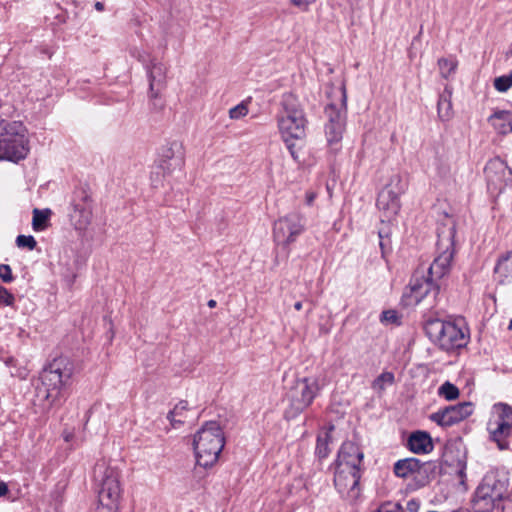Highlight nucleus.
Listing matches in <instances>:
<instances>
[{
  "label": "nucleus",
  "instance_id": "f257e3e1",
  "mask_svg": "<svg viewBox=\"0 0 512 512\" xmlns=\"http://www.w3.org/2000/svg\"><path fill=\"white\" fill-rule=\"evenodd\" d=\"M277 126L294 160H299L298 150L306 136L308 120L299 100L293 94H285L277 114Z\"/></svg>",
  "mask_w": 512,
  "mask_h": 512
},
{
  "label": "nucleus",
  "instance_id": "f03ea898",
  "mask_svg": "<svg viewBox=\"0 0 512 512\" xmlns=\"http://www.w3.org/2000/svg\"><path fill=\"white\" fill-rule=\"evenodd\" d=\"M73 370V364L69 360L54 359L40 374V383L36 386L38 400L44 401L46 407L60 405Z\"/></svg>",
  "mask_w": 512,
  "mask_h": 512
},
{
  "label": "nucleus",
  "instance_id": "7ed1b4c3",
  "mask_svg": "<svg viewBox=\"0 0 512 512\" xmlns=\"http://www.w3.org/2000/svg\"><path fill=\"white\" fill-rule=\"evenodd\" d=\"M193 445L197 464L204 468L213 466L225 445L222 428L215 421L206 422L195 434Z\"/></svg>",
  "mask_w": 512,
  "mask_h": 512
},
{
  "label": "nucleus",
  "instance_id": "20e7f679",
  "mask_svg": "<svg viewBox=\"0 0 512 512\" xmlns=\"http://www.w3.org/2000/svg\"><path fill=\"white\" fill-rule=\"evenodd\" d=\"M29 152L27 129L20 121L0 119V160L18 162Z\"/></svg>",
  "mask_w": 512,
  "mask_h": 512
},
{
  "label": "nucleus",
  "instance_id": "39448f33",
  "mask_svg": "<svg viewBox=\"0 0 512 512\" xmlns=\"http://www.w3.org/2000/svg\"><path fill=\"white\" fill-rule=\"evenodd\" d=\"M330 102L325 107L327 122L325 135L329 145L338 144L343 137L347 119V91L344 84L328 93Z\"/></svg>",
  "mask_w": 512,
  "mask_h": 512
},
{
  "label": "nucleus",
  "instance_id": "423d86ee",
  "mask_svg": "<svg viewBox=\"0 0 512 512\" xmlns=\"http://www.w3.org/2000/svg\"><path fill=\"white\" fill-rule=\"evenodd\" d=\"M437 235L438 255L433 263L425 269L435 280L445 276L451 268L456 235V225L452 217H445L444 222L438 226Z\"/></svg>",
  "mask_w": 512,
  "mask_h": 512
},
{
  "label": "nucleus",
  "instance_id": "0eeeda50",
  "mask_svg": "<svg viewBox=\"0 0 512 512\" xmlns=\"http://www.w3.org/2000/svg\"><path fill=\"white\" fill-rule=\"evenodd\" d=\"M509 478L507 473L492 469L488 471L477 487L474 504L480 512L492 509L496 502L508 497Z\"/></svg>",
  "mask_w": 512,
  "mask_h": 512
},
{
  "label": "nucleus",
  "instance_id": "6e6552de",
  "mask_svg": "<svg viewBox=\"0 0 512 512\" xmlns=\"http://www.w3.org/2000/svg\"><path fill=\"white\" fill-rule=\"evenodd\" d=\"M424 331L433 343L445 351L464 347L468 341L466 329L452 321L428 319Z\"/></svg>",
  "mask_w": 512,
  "mask_h": 512
},
{
  "label": "nucleus",
  "instance_id": "1a4fd4ad",
  "mask_svg": "<svg viewBox=\"0 0 512 512\" xmlns=\"http://www.w3.org/2000/svg\"><path fill=\"white\" fill-rule=\"evenodd\" d=\"M94 473L97 478H100L99 501L101 505L111 512H118L122 495L118 471L106 467L104 463H98Z\"/></svg>",
  "mask_w": 512,
  "mask_h": 512
},
{
  "label": "nucleus",
  "instance_id": "9d476101",
  "mask_svg": "<svg viewBox=\"0 0 512 512\" xmlns=\"http://www.w3.org/2000/svg\"><path fill=\"white\" fill-rule=\"evenodd\" d=\"M487 430L491 440L497 444L500 450L507 449L509 447L508 438L512 433V407L502 402L494 404Z\"/></svg>",
  "mask_w": 512,
  "mask_h": 512
},
{
  "label": "nucleus",
  "instance_id": "9b49d317",
  "mask_svg": "<svg viewBox=\"0 0 512 512\" xmlns=\"http://www.w3.org/2000/svg\"><path fill=\"white\" fill-rule=\"evenodd\" d=\"M320 389L317 378L304 377L298 379L289 392L290 407L287 413L294 417L303 412L312 404Z\"/></svg>",
  "mask_w": 512,
  "mask_h": 512
},
{
  "label": "nucleus",
  "instance_id": "f8f14e48",
  "mask_svg": "<svg viewBox=\"0 0 512 512\" xmlns=\"http://www.w3.org/2000/svg\"><path fill=\"white\" fill-rule=\"evenodd\" d=\"M305 223L303 216L298 212H291L275 221L273 226V239L277 245L284 247L295 242L303 233Z\"/></svg>",
  "mask_w": 512,
  "mask_h": 512
},
{
  "label": "nucleus",
  "instance_id": "ddd939ff",
  "mask_svg": "<svg viewBox=\"0 0 512 512\" xmlns=\"http://www.w3.org/2000/svg\"><path fill=\"white\" fill-rule=\"evenodd\" d=\"M438 292V286L435 283V279L428 274L425 275V269H417L410 282L408 287L404 292V300L406 305H417L424 298H426L429 294H433L434 296Z\"/></svg>",
  "mask_w": 512,
  "mask_h": 512
},
{
  "label": "nucleus",
  "instance_id": "4468645a",
  "mask_svg": "<svg viewBox=\"0 0 512 512\" xmlns=\"http://www.w3.org/2000/svg\"><path fill=\"white\" fill-rule=\"evenodd\" d=\"M405 190V185L399 175L391 178L390 184L385 186L377 198V207L384 213L387 220H391L400 210L399 196Z\"/></svg>",
  "mask_w": 512,
  "mask_h": 512
},
{
  "label": "nucleus",
  "instance_id": "2eb2a0df",
  "mask_svg": "<svg viewBox=\"0 0 512 512\" xmlns=\"http://www.w3.org/2000/svg\"><path fill=\"white\" fill-rule=\"evenodd\" d=\"M485 175L488 188L498 194L512 184V169L500 157L487 162Z\"/></svg>",
  "mask_w": 512,
  "mask_h": 512
},
{
  "label": "nucleus",
  "instance_id": "dca6fc26",
  "mask_svg": "<svg viewBox=\"0 0 512 512\" xmlns=\"http://www.w3.org/2000/svg\"><path fill=\"white\" fill-rule=\"evenodd\" d=\"M430 469V463H422L417 458L398 460L394 465V473L396 476L401 478H413L421 485L428 483Z\"/></svg>",
  "mask_w": 512,
  "mask_h": 512
},
{
  "label": "nucleus",
  "instance_id": "f3484780",
  "mask_svg": "<svg viewBox=\"0 0 512 512\" xmlns=\"http://www.w3.org/2000/svg\"><path fill=\"white\" fill-rule=\"evenodd\" d=\"M473 413V405L470 402H462L448 406L431 415V420L443 427L452 426L463 421Z\"/></svg>",
  "mask_w": 512,
  "mask_h": 512
},
{
  "label": "nucleus",
  "instance_id": "a211bd4d",
  "mask_svg": "<svg viewBox=\"0 0 512 512\" xmlns=\"http://www.w3.org/2000/svg\"><path fill=\"white\" fill-rule=\"evenodd\" d=\"M360 480V469H349L335 467L334 484L340 494L348 498H355L358 495Z\"/></svg>",
  "mask_w": 512,
  "mask_h": 512
},
{
  "label": "nucleus",
  "instance_id": "6ab92c4d",
  "mask_svg": "<svg viewBox=\"0 0 512 512\" xmlns=\"http://www.w3.org/2000/svg\"><path fill=\"white\" fill-rule=\"evenodd\" d=\"M184 165L182 146L178 142H172L164 147L158 160L157 168L162 175H170L175 170H181Z\"/></svg>",
  "mask_w": 512,
  "mask_h": 512
},
{
  "label": "nucleus",
  "instance_id": "aec40b11",
  "mask_svg": "<svg viewBox=\"0 0 512 512\" xmlns=\"http://www.w3.org/2000/svg\"><path fill=\"white\" fill-rule=\"evenodd\" d=\"M363 460V453L360 448L353 442H344L338 452L336 466L344 468L348 466L349 469H360Z\"/></svg>",
  "mask_w": 512,
  "mask_h": 512
},
{
  "label": "nucleus",
  "instance_id": "412c9836",
  "mask_svg": "<svg viewBox=\"0 0 512 512\" xmlns=\"http://www.w3.org/2000/svg\"><path fill=\"white\" fill-rule=\"evenodd\" d=\"M147 73L149 79L150 96L152 98H157L162 89L165 87L166 67L162 62L153 59L147 66Z\"/></svg>",
  "mask_w": 512,
  "mask_h": 512
},
{
  "label": "nucleus",
  "instance_id": "4be33fe9",
  "mask_svg": "<svg viewBox=\"0 0 512 512\" xmlns=\"http://www.w3.org/2000/svg\"><path fill=\"white\" fill-rule=\"evenodd\" d=\"M407 447L415 454H427L433 450V442L430 435L425 431L411 433L407 440Z\"/></svg>",
  "mask_w": 512,
  "mask_h": 512
},
{
  "label": "nucleus",
  "instance_id": "5701e85b",
  "mask_svg": "<svg viewBox=\"0 0 512 512\" xmlns=\"http://www.w3.org/2000/svg\"><path fill=\"white\" fill-rule=\"evenodd\" d=\"M489 124L499 135L512 133V112L508 110H496L488 118Z\"/></svg>",
  "mask_w": 512,
  "mask_h": 512
},
{
  "label": "nucleus",
  "instance_id": "b1692460",
  "mask_svg": "<svg viewBox=\"0 0 512 512\" xmlns=\"http://www.w3.org/2000/svg\"><path fill=\"white\" fill-rule=\"evenodd\" d=\"M71 219L77 230H85L92 219V209L90 205H74V211L71 214Z\"/></svg>",
  "mask_w": 512,
  "mask_h": 512
},
{
  "label": "nucleus",
  "instance_id": "393cba45",
  "mask_svg": "<svg viewBox=\"0 0 512 512\" xmlns=\"http://www.w3.org/2000/svg\"><path fill=\"white\" fill-rule=\"evenodd\" d=\"M494 272L499 283L512 282V253H507L499 259Z\"/></svg>",
  "mask_w": 512,
  "mask_h": 512
},
{
  "label": "nucleus",
  "instance_id": "a878e982",
  "mask_svg": "<svg viewBox=\"0 0 512 512\" xmlns=\"http://www.w3.org/2000/svg\"><path fill=\"white\" fill-rule=\"evenodd\" d=\"M451 90L446 87L444 92L440 95L438 104H437V112L438 117L441 121L446 122L449 121L453 117V106L451 101Z\"/></svg>",
  "mask_w": 512,
  "mask_h": 512
},
{
  "label": "nucleus",
  "instance_id": "bb28decb",
  "mask_svg": "<svg viewBox=\"0 0 512 512\" xmlns=\"http://www.w3.org/2000/svg\"><path fill=\"white\" fill-rule=\"evenodd\" d=\"M51 216L50 209L40 210L35 208L33 210L32 228L34 231H43L48 227V221Z\"/></svg>",
  "mask_w": 512,
  "mask_h": 512
},
{
  "label": "nucleus",
  "instance_id": "cd10ccee",
  "mask_svg": "<svg viewBox=\"0 0 512 512\" xmlns=\"http://www.w3.org/2000/svg\"><path fill=\"white\" fill-rule=\"evenodd\" d=\"M395 381L394 374L392 372H382L373 382L372 389L377 392H383L387 386H391Z\"/></svg>",
  "mask_w": 512,
  "mask_h": 512
},
{
  "label": "nucleus",
  "instance_id": "c85d7f7f",
  "mask_svg": "<svg viewBox=\"0 0 512 512\" xmlns=\"http://www.w3.org/2000/svg\"><path fill=\"white\" fill-rule=\"evenodd\" d=\"M457 65L458 62L454 58H440L438 60L440 74L445 79L455 73Z\"/></svg>",
  "mask_w": 512,
  "mask_h": 512
},
{
  "label": "nucleus",
  "instance_id": "c756f323",
  "mask_svg": "<svg viewBox=\"0 0 512 512\" xmlns=\"http://www.w3.org/2000/svg\"><path fill=\"white\" fill-rule=\"evenodd\" d=\"M331 441L330 433L329 431H324L321 433L317 438V445H316V453L320 458H325L328 456L330 450H329V443Z\"/></svg>",
  "mask_w": 512,
  "mask_h": 512
},
{
  "label": "nucleus",
  "instance_id": "7c9ffc66",
  "mask_svg": "<svg viewBox=\"0 0 512 512\" xmlns=\"http://www.w3.org/2000/svg\"><path fill=\"white\" fill-rule=\"evenodd\" d=\"M188 410V403L187 401H180L178 404L175 405L173 410H171L167 416V418L170 420L171 424L175 426V423H183V420L181 419L184 415V413Z\"/></svg>",
  "mask_w": 512,
  "mask_h": 512
},
{
  "label": "nucleus",
  "instance_id": "2f4dec72",
  "mask_svg": "<svg viewBox=\"0 0 512 512\" xmlns=\"http://www.w3.org/2000/svg\"><path fill=\"white\" fill-rule=\"evenodd\" d=\"M438 394L446 400H455L459 397V389L449 381L443 383L439 389Z\"/></svg>",
  "mask_w": 512,
  "mask_h": 512
},
{
  "label": "nucleus",
  "instance_id": "473e14b6",
  "mask_svg": "<svg viewBox=\"0 0 512 512\" xmlns=\"http://www.w3.org/2000/svg\"><path fill=\"white\" fill-rule=\"evenodd\" d=\"M494 87L499 92H506L512 87V75H504L494 80Z\"/></svg>",
  "mask_w": 512,
  "mask_h": 512
},
{
  "label": "nucleus",
  "instance_id": "72a5a7b5",
  "mask_svg": "<svg viewBox=\"0 0 512 512\" xmlns=\"http://www.w3.org/2000/svg\"><path fill=\"white\" fill-rule=\"evenodd\" d=\"M248 114V106L241 102L229 110V117L233 120H239Z\"/></svg>",
  "mask_w": 512,
  "mask_h": 512
},
{
  "label": "nucleus",
  "instance_id": "f704fd0d",
  "mask_svg": "<svg viewBox=\"0 0 512 512\" xmlns=\"http://www.w3.org/2000/svg\"><path fill=\"white\" fill-rule=\"evenodd\" d=\"M16 244L20 248H28L29 250H33L36 247L37 242L31 235H19L16 238Z\"/></svg>",
  "mask_w": 512,
  "mask_h": 512
},
{
  "label": "nucleus",
  "instance_id": "c9c22d12",
  "mask_svg": "<svg viewBox=\"0 0 512 512\" xmlns=\"http://www.w3.org/2000/svg\"><path fill=\"white\" fill-rule=\"evenodd\" d=\"M318 0H289L291 6L299 9L302 12H308L310 7Z\"/></svg>",
  "mask_w": 512,
  "mask_h": 512
},
{
  "label": "nucleus",
  "instance_id": "e433bc0d",
  "mask_svg": "<svg viewBox=\"0 0 512 512\" xmlns=\"http://www.w3.org/2000/svg\"><path fill=\"white\" fill-rule=\"evenodd\" d=\"M15 297L5 287L0 286V305L12 306L14 304Z\"/></svg>",
  "mask_w": 512,
  "mask_h": 512
},
{
  "label": "nucleus",
  "instance_id": "4c0bfd02",
  "mask_svg": "<svg viewBox=\"0 0 512 512\" xmlns=\"http://www.w3.org/2000/svg\"><path fill=\"white\" fill-rule=\"evenodd\" d=\"M0 279L5 283H9L13 280L12 271L9 265H0Z\"/></svg>",
  "mask_w": 512,
  "mask_h": 512
},
{
  "label": "nucleus",
  "instance_id": "58836bf2",
  "mask_svg": "<svg viewBox=\"0 0 512 512\" xmlns=\"http://www.w3.org/2000/svg\"><path fill=\"white\" fill-rule=\"evenodd\" d=\"M397 320V314L393 310H387L382 312L381 321L395 322Z\"/></svg>",
  "mask_w": 512,
  "mask_h": 512
},
{
  "label": "nucleus",
  "instance_id": "ea45409f",
  "mask_svg": "<svg viewBox=\"0 0 512 512\" xmlns=\"http://www.w3.org/2000/svg\"><path fill=\"white\" fill-rule=\"evenodd\" d=\"M420 509V502L416 499H411L407 502V510L409 512H418Z\"/></svg>",
  "mask_w": 512,
  "mask_h": 512
},
{
  "label": "nucleus",
  "instance_id": "a19ab883",
  "mask_svg": "<svg viewBox=\"0 0 512 512\" xmlns=\"http://www.w3.org/2000/svg\"><path fill=\"white\" fill-rule=\"evenodd\" d=\"M8 493V486L5 482L0 481V497L5 496Z\"/></svg>",
  "mask_w": 512,
  "mask_h": 512
},
{
  "label": "nucleus",
  "instance_id": "79ce46f5",
  "mask_svg": "<svg viewBox=\"0 0 512 512\" xmlns=\"http://www.w3.org/2000/svg\"><path fill=\"white\" fill-rule=\"evenodd\" d=\"M314 199H315V194L314 193L309 192V193L306 194V203L308 205H311L313 203Z\"/></svg>",
  "mask_w": 512,
  "mask_h": 512
},
{
  "label": "nucleus",
  "instance_id": "37998d69",
  "mask_svg": "<svg viewBox=\"0 0 512 512\" xmlns=\"http://www.w3.org/2000/svg\"><path fill=\"white\" fill-rule=\"evenodd\" d=\"M95 9L99 12L103 11L104 10V4L102 2H96L95 3Z\"/></svg>",
  "mask_w": 512,
  "mask_h": 512
},
{
  "label": "nucleus",
  "instance_id": "c03bdc74",
  "mask_svg": "<svg viewBox=\"0 0 512 512\" xmlns=\"http://www.w3.org/2000/svg\"><path fill=\"white\" fill-rule=\"evenodd\" d=\"M207 305H208L209 308H215L216 305H217V302L215 300H213V299H210L208 301Z\"/></svg>",
  "mask_w": 512,
  "mask_h": 512
},
{
  "label": "nucleus",
  "instance_id": "a18cd8bd",
  "mask_svg": "<svg viewBox=\"0 0 512 512\" xmlns=\"http://www.w3.org/2000/svg\"><path fill=\"white\" fill-rule=\"evenodd\" d=\"M294 308L299 311L302 309V302L298 301L294 304Z\"/></svg>",
  "mask_w": 512,
  "mask_h": 512
},
{
  "label": "nucleus",
  "instance_id": "49530a36",
  "mask_svg": "<svg viewBox=\"0 0 512 512\" xmlns=\"http://www.w3.org/2000/svg\"><path fill=\"white\" fill-rule=\"evenodd\" d=\"M132 55H133L134 57H137V58H138V60L142 61V58H141L140 53H138V54L136 55V54H135V52H133V54H132Z\"/></svg>",
  "mask_w": 512,
  "mask_h": 512
},
{
  "label": "nucleus",
  "instance_id": "de8ad7c7",
  "mask_svg": "<svg viewBox=\"0 0 512 512\" xmlns=\"http://www.w3.org/2000/svg\"><path fill=\"white\" fill-rule=\"evenodd\" d=\"M508 329L512 330V319L510 320V323H509Z\"/></svg>",
  "mask_w": 512,
  "mask_h": 512
}]
</instances>
